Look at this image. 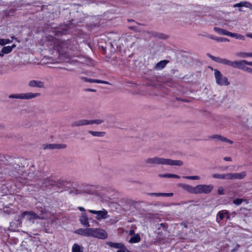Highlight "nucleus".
Listing matches in <instances>:
<instances>
[{
  "label": "nucleus",
  "instance_id": "2f4dec72",
  "mask_svg": "<svg viewBox=\"0 0 252 252\" xmlns=\"http://www.w3.org/2000/svg\"><path fill=\"white\" fill-rule=\"evenodd\" d=\"M11 39V40L9 39H0V45H4L11 43L12 42V39H14V37H12Z\"/></svg>",
  "mask_w": 252,
  "mask_h": 252
},
{
  "label": "nucleus",
  "instance_id": "a211bd4d",
  "mask_svg": "<svg viewBox=\"0 0 252 252\" xmlns=\"http://www.w3.org/2000/svg\"><path fill=\"white\" fill-rule=\"evenodd\" d=\"M79 220L80 223L84 226L87 227H89L90 226L88 218L86 213H82L81 216L80 217Z\"/></svg>",
  "mask_w": 252,
  "mask_h": 252
},
{
  "label": "nucleus",
  "instance_id": "5701e85b",
  "mask_svg": "<svg viewBox=\"0 0 252 252\" xmlns=\"http://www.w3.org/2000/svg\"><path fill=\"white\" fill-rule=\"evenodd\" d=\"M160 178H177L179 179L180 177L177 175L174 174H160L158 175Z\"/></svg>",
  "mask_w": 252,
  "mask_h": 252
},
{
  "label": "nucleus",
  "instance_id": "f03ea898",
  "mask_svg": "<svg viewBox=\"0 0 252 252\" xmlns=\"http://www.w3.org/2000/svg\"><path fill=\"white\" fill-rule=\"evenodd\" d=\"M50 215V213L44 211H41L39 214H37L33 211H25L22 214V216L25 218L27 221H29L32 223H34L35 221L37 220L47 219Z\"/></svg>",
  "mask_w": 252,
  "mask_h": 252
},
{
  "label": "nucleus",
  "instance_id": "de8ad7c7",
  "mask_svg": "<svg viewBox=\"0 0 252 252\" xmlns=\"http://www.w3.org/2000/svg\"><path fill=\"white\" fill-rule=\"evenodd\" d=\"M246 35L247 37L252 38V33H248Z\"/></svg>",
  "mask_w": 252,
  "mask_h": 252
},
{
  "label": "nucleus",
  "instance_id": "8fccbe9b",
  "mask_svg": "<svg viewBox=\"0 0 252 252\" xmlns=\"http://www.w3.org/2000/svg\"><path fill=\"white\" fill-rule=\"evenodd\" d=\"M160 225L162 227H163V228L165 227V224H164V223H160Z\"/></svg>",
  "mask_w": 252,
  "mask_h": 252
},
{
  "label": "nucleus",
  "instance_id": "6e6552de",
  "mask_svg": "<svg viewBox=\"0 0 252 252\" xmlns=\"http://www.w3.org/2000/svg\"><path fill=\"white\" fill-rule=\"evenodd\" d=\"M42 146L44 150L61 149L66 147V145L64 144H43Z\"/></svg>",
  "mask_w": 252,
  "mask_h": 252
},
{
  "label": "nucleus",
  "instance_id": "39448f33",
  "mask_svg": "<svg viewBox=\"0 0 252 252\" xmlns=\"http://www.w3.org/2000/svg\"><path fill=\"white\" fill-rule=\"evenodd\" d=\"M90 237L100 239H105L107 237V233L103 229L91 228Z\"/></svg>",
  "mask_w": 252,
  "mask_h": 252
},
{
  "label": "nucleus",
  "instance_id": "aec40b11",
  "mask_svg": "<svg viewBox=\"0 0 252 252\" xmlns=\"http://www.w3.org/2000/svg\"><path fill=\"white\" fill-rule=\"evenodd\" d=\"M107 245L111 247L120 250L121 249H125V246L121 243H113L111 242H107Z\"/></svg>",
  "mask_w": 252,
  "mask_h": 252
},
{
  "label": "nucleus",
  "instance_id": "37998d69",
  "mask_svg": "<svg viewBox=\"0 0 252 252\" xmlns=\"http://www.w3.org/2000/svg\"><path fill=\"white\" fill-rule=\"evenodd\" d=\"M126 249L125 247V249H121L120 250H118L117 252H126Z\"/></svg>",
  "mask_w": 252,
  "mask_h": 252
},
{
  "label": "nucleus",
  "instance_id": "72a5a7b5",
  "mask_svg": "<svg viewBox=\"0 0 252 252\" xmlns=\"http://www.w3.org/2000/svg\"><path fill=\"white\" fill-rule=\"evenodd\" d=\"M250 53L247 52H239L236 53V55L240 58H245L246 57H250Z\"/></svg>",
  "mask_w": 252,
  "mask_h": 252
},
{
  "label": "nucleus",
  "instance_id": "79ce46f5",
  "mask_svg": "<svg viewBox=\"0 0 252 252\" xmlns=\"http://www.w3.org/2000/svg\"><path fill=\"white\" fill-rule=\"evenodd\" d=\"M223 160H224L225 161H232V158L230 157H224L223 158Z\"/></svg>",
  "mask_w": 252,
  "mask_h": 252
},
{
  "label": "nucleus",
  "instance_id": "393cba45",
  "mask_svg": "<svg viewBox=\"0 0 252 252\" xmlns=\"http://www.w3.org/2000/svg\"><path fill=\"white\" fill-rule=\"evenodd\" d=\"M150 195L156 196H166L170 197L173 195V193H150Z\"/></svg>",
  "mask_w": 252,
  "mask_h": 252
},
{
  "label": "nucleus",
  "instance_id": "412c9836",
  "mask_svg": "<svg viewBox=\"0 0 252 252\" xmlns=\"http://www.w3.org/2000/svg\"><path fill=\"white\" fill-rule=\"evenodd\" d=\"M214 30L216 32H217L218 34H220V35H224L229 36V34L230 32L225 30L220 29L218 27H214Z\"/></svg>",
  "mask_w": 252,
  "mask_h": 252
},
{
  "label": "nucleus",
  "instance_id": "4be33fe9",
  "mask_svg": "<svg viewBox=\"0 0 252 252\" xmlns=\"http://www.w3.org/2000/svg\"><path fill=\"white\" fill-rule=\"evenodd\" d=\"M212 176L215 179L228 180V173L225 174L215 173L213 174Z\"/></svg>",
  "mask_w": 252,
  "mask_h": 252
},
{
  "label": "nucleus",
  "instance_id": "9d476101",
  "mask_svg": "<svg viewBox=\"0 0 252 252\" xmlns=\"http://www.w3.org/2000/svg\"><path fill=\"white\" fill-rule=\"evenodd\" d=\"M246 176V172L243 171L240 173H228V180H241Z\"/></svg>",
  "mask_w": 252,
  "mask_h": 252
},
{
  "label": "nucleus",
  "instance_id": "09e8293b",
  "mask_svg": "<svg viewBox=\"0 0 252 252\" xmlns=\"http://www.w3.org/2000/svg\"><path fill=\"white\" fill-rule=\"evenodd\" d=\"M225 217L228 220L230 219V216L229 215L228 213H227V215H226V217Z\"/></svg>",
  "mask_w": 252,
  "mask_h": 252
},
{
  "label": "nucleus",
  "instance_id": "1a4fd4ad",
  "mask_svg": "<svg viewBox=\"0 0 252 252\" xmlns=\"http://www.w3.org/2000/svg\"><path fill=\"white\" fill-rule=\"evenodd\" d=\"M230 66L244 70L246 66V60L231 61Z\"/></svg>",
  "mask_w": 252,
  "mask_h": 252
},
{
  "label": "nucleus",
  "instance_id": "b1692460",
  "mask_svg": "<svg viewBox=\"0 0 252 252\" xmlns=\"http://www.w3.org/2000/svg\"><path fill=\"white\" fill-rule=\"evenodd\" d=\"M88 133L91 134L92 136L95 137H103L105 135V132L104 131H95L89 130Z\"/></svg>",
  "mask_w": 252,
  "mask_h": 252
},
{
  "label": "nucleus",
  "instance_id": "9b49d317",
  "mask_svg": "<svg viewBox=\"0 0 252 252\" xmlns=\"http://www.w3.org/2000/svg\"><path fill=\"white\" fill-rule=\"evenodd\" d=\"M178 186L184 190L192 194H196V186L193 187L191 185L180 183Z\"/></svg>",
  "mask_w": 252,
  "mask_h": 252
},
{
  "label": "nucleus",
  "instance_id": "6ab92c4d",
  "mask_svg": "<svg viewBox=\"0 0 252 252\" xmlns=\"http://www.w3.org/2000/svg\"><path fill=\"white\" fill-rule=\"evenodd\" d=\"M233 6L234 7H245L252 10V5L247 1H241L239 3L235 4Z\"/></svg>",
  "mask_w": 252,
  "mask_h": 252
},
{
  "label": "nucleus",
  "instance_id": "f704fd0d",
  "mask_svg": "<svg viewBox=\"0 0 252 252\" xmlns=\"http://www.w3.org/2000/svg\"><path fill=\"white\" fill-rule=\"evenodd\" d=\"M90 125H100L104 122L102 119L90 120Z\"/></svg>",
  "mask_w": 252,
  "mask_h": 252
},
{
  "label": "nucleus",
  "instance_id": "c756f323",
  "mask_svg": "<svg viewBox=\"0 0 252 252\" xmlns=\"http://www.w3.org/2000/svg\"><path fill=\"white\" fill-rule=\"evenodd\" d=\"M232 37H234L236 39H239L242 40H245V37L243 35L238 34V33H234L232 32H230L229 36Z\"/></svg>",
  "mask_w": 252,
  "mask_h": 252
},
{
  "label": "nucleus",
  "instance_id": "603ef678",
  "mask_svg": "<svg viewBox=\"0 0 252 252\" xmlns=\"http://www.w3.org/2000/svg\"><path fill=\"white\" fill-rule=\"evenodd\" d=\"M250 57H252V52L250 53Z\"/></svg>",
  "mask_w": 252,
  "mask_h": 252
},
{
  "label": "nucleus",
  "instance_id": "dca6fc26",
  "mask_svg": "<svg viewBox=\"0 0 252 252\" xmlns=\"http://www.w3.org/2000/svg\"><path fill=\"white\" fill-rule=\"evenodd\" d=\"M90 120L87 119H81L75 122H74L72 124V126H80L87 125H90Z\"/></svg>",
  "mask_w": 252,
  "mask_h": 252
},
{
  "label": "nucleus",
  "instance_id": "ddd939ff",
  "mask_svg": "<svg viewBox=\"0 0 252 252\" xmlns=\"http://www.w3.org/2000/svg\"><path fill=\"white\" fill-rule=\"evenodd\" d=\"M208 56L212 60H213L214 61H215L217 63L230 66V62H231V61H230V60H228L226 59L220 58V57H214V56H213L209 54L208 55Z\"/></svg>",
  "mask_w": 252,
  "mask_h": 252
},
{
  "label": "nucleus",
  "instance_id": "f257e3e1",
  "mask_svg": "<svg viewBox=\"0 0 252 252\" xmlns=\"http://www.w3.org/2000/svg\"><path fill=\"white\" fill-rule=\"evenodd\" d=\"M145 162L147 165H165L182 166L183 164V162L180 160H173L158 157L148 158L145 159Z\"/></svg>",
  "mask_w": 252,
  "mask_h": 252
},
{
  "label": "nucleus",
  "instance_id": "e433bc0d",
  "mask_svg": "<svg viewBox=\"0 0 252 252\" xmlns=\"http://www.w3.org/2000/svg\"><path fill=\"white\" fill-rule=\"evenodd\" d=\"M183 178L187 179L195 180H198L200 179V177L199 176H184Z\"/></svg>",
  "mask_w": 252,
  "mask_h": 252
},
{
  "label": "nucleus",
  "instance_id": "7c9ffc66",
  "mask_svg": "<svg viewBox=\"0 0 252 252\" xmlns=\"http://www.w3.org/2000/svg\"><path fill=\"white\" fill-rule=\"evenodd\" d=\"M228 213V211L225 210L220 211L218 212L217 216L219 217L221 220H222L224 217H226V215Z\"/></svg>",
  "mask_w": 252,
  "mask_h": 252
},
{
  "label": "nucleus",
  "instance_id": "f8f14e48",
  "mask_svg": "<svg viewBox=\"0 0 252 252\" xmlns=\"http://www.w3.org/2000/svg\"><path fill=\"white\" fill-rule=\"evenodd\" d=\"M28 86L31 88H44V83L40 80H32L28 82Z\"/></svg>",
  "mask_w": 252,
  "mask_h": 252
},
{
  "label": "nucleus",
  "instance_id": "864d4df0",
  "mask_svg": "<svg viewBox=\"0 0 252 252\" xmlns=\"http://www.w3.org/2000/svg\"><path fill=\"white\" fill-rule=\"evenodd\" d=\"M88 193L93 194V192H89Z\"/></svg>",
  "mask_w": 252,
  "mask_h": 252
},
{
  "label": "nucleus",
  "instance_id": "a19ab883",
  "mask_svg": "<svg viewBox=\"0 0 252 252\" xmlns=\"http://www.w3.org/2000/svg\"><path fill=\"white\" fill-rule=\"evenodd\" d=\"M240 245H239V244H237V245L235 246V247L234 248V249H232V250H231V252H236V251H237V250L240 248Z\"/></svg>",
  "mask_w": 252,
  "mask_h": 252
},
{
  "label": "nucleus",
  "instance_id": "20e7f679",
  "mask_svg": "<svg viewBox=\"0 0 252 252\" xmlns=\"http://www.w3.org/2000/svg\"><path fill=\"white\" fill-rule=\"evenodd\" d=\"M40 94L38 93H26L17 94H10L8 96L9 98H15L20 99H31L40 96Z\"/></svg>",
  "mask_w": 252,
  "mask_h": 252
},
{
  "label": "nucleus",
  "instance_id": "bb28decb",
  "mask_svg": "<svg viewBox=\"0 0 252 252\" xmlns=\"http://www.w3.org/2000/svg\"><path fill=\"white\" fill-rule=\"evenodd\" d=\"M167 63V61L166 60H163L158 63L155 66V68L156 69H161L164 68L166 64Z\"/></svg>",
  "mask_w": 252,
  "mask_h": 252
},
{
  "label": "nucleus",
  "instance_id": "a18cd8bd",
  "mask_svg": "<svg viewBox=\"0 0 252 252\" xmlns=\"http://www.w3.org/2000/svg\"><path fill=\"white\" fill-rule=\"evenodd\" d=\"M250 65L252 66V62H248L246 61V65Z\"/></svg>",
  "mask_w": 252,
  "mask_h": 252
},
{
  "label": "nucleus",
  "instance_id": "f3484780",
  "mask_svg": "<svg viewBox=\"0 0 252 252\" xmlns=\"http://www.w3.org/2000/svg\"><path fill=\"white\" fill-rule=\"evenodd\" d=\"M15 47V44H13L12 46L3 47L0 51V57H3L4 54L10 53Z\"/></svg>",
  "mask_w": 252,
  "mask_h": 252
},
{
  "label": "nucleus",
  "instance_id": "ea45409f",
  "mask_svg": "<svg viewBox=\"0 0 252 252\" xmlns=\"http://www.w3.org/2000/svg\"><path fill=\"white\" fill-rule=\"evenodd\" d=\"M243 71L252 74V68L247 67L246 65Z\"/></svg>",
  "mask_w": 252,
  "mask_h": 252
},
{
  "label": "nucleus",
  "instance_id": "423d86ee",
  "mask_svg": "<svg viewBox=\"0 0 252 252\" xmlns=\"http://www.w3.org/2000/svg\"><path fill=\"white\" fill-rule=\"evenodd\" d=\"M213 185L200 184L196 186V194H209L213 189Z\"/></svg>",
  "mask_w": 252,
  "mask_h": 252
},
{
  "label": "nucleus",
  "instance_id": "58836bf2",
  "mask_svg": "<svg viewBox=\"0 0 252 252\" xmlns=\"http://www.w3.org/2000/svg\"><path fill=\"white\" fill-rule=\"evenodd\" d=\"M218 192L219 194L220 195L224 194V189L223 188L221 187H219L218 189Z\"/></svg>",
  "mask_w": 252,
  "mask_h": 252
},
{
  "label": "nucleus",
  "instance_id": "cd10ccee",
  "mask_svg": "<svg viewBox=\"0 0 252 252\" xmlns=\"http://www.w3.org/2000/svg\"><path fill=\"white\" fill-rule=\"evenodd\" d=\"M208 37L210 39L215 40L218 42H227L229 41V39L225 37H214L212 35H208Z\"/></svg>",
  "mask_w": 252,
  "mask_h": 252
},
{
  "label": "nucleus",
  "instance_id": "a878e982",
  "mask_svg": "<svg viewBox=\"0 0 252 252\" xmlns=\"http://www.w3.org/2000/svg\"><path fill=\"white\" fill-rule=\"evenodd\" d=\"M83 247L77 244H74L72 248V252H83Z\"/></svg>",
  "mask_w": 252,
  "mask_h": 252
},
{
  "label": "nucleus",
  "instance_id": "2eb2a0df",
  "mask_svg": "<svg viewBox=\"0 0 252 252\" xmlns=\"http://www.w3.org/2000/svg\"><path fill=\"white\" fill-rule=\"evenodd\" d=\"M210 138L211 139H216L219 141L226 142L229 144H232L233 143L232 141L219 134H215L212 135L210 136Z\"/></svg>",
  "mask_w": 252,
  "mask_h": 252
},
{
  "label": "nucleus",
  "instance_id": "49530a36",
  "mask_svg": "<svg viewBox=\"0 0 252 252\" xmlns=\"http://www.w3.org/2000/svg\"><path fill=\"white\" fill-rule=\"evenodd\" d=\"M78 208H79V210L81 211H85V208L82 207H78Z\"/></svg>",
  "mask_w": 252,
  "mask_h": 252
},
{
  "label": "nucleus",
  "instance_id": "473e14b6",
  "mask_svg": "<svg viewBox=\"0 0 252 252\" xmlns=\"http://www.w3.org/2000/svg\"><path fill=\"white\" fill-rule=\"evenodd\" d=\"M87 81L93 83H102L104 84H110V83L106 81H103L98 79H93V80H86Z\"/></svg>",
  "mask_w": 252,
  "mask_h": 252
},
{
  "label": "nucleus",
  "instance_id": "c85d7f7f",
  "mask_svg": "<svg viewBox=\"0 0 252 252\" xmlns=\"http://www.w3.org/2000/svg\"><path fill=\"white\" fill-rule=\"evenodd\" d=\"M140 240L141 238L140 235L138 234H136L130 239L129 242L131 244L138 243L140 242Z\"/></svg>",
  "mask_w": 252,
  "mask_h": 252
},
{
  "label": "nucleus",
  "instance_id": "3c124183",
  "mask_svg": "<svg viewBox=\"0 0 252 252\" xmlns=\"http://www.w3.org/2000/svg\"><path fill=\"white\" fill-rule=\"evenodd\" d=\"M133 233H134L133 231H131L130 232V234H133Z\"/></svg>",
  "mask_w": 252,
  "mask_h": 252
},
{
  "label": "nucleus",
  "instance_id": "4c0bfd02",
  "mask_svg": "<svg viewBox=\"0 0 252 252\" xmlns=\"http://www.w3.org/2000/svg\"><path fill=\"white\" fill-rule=\"evenodd\" d=\"M44 181H45V183H44V184H45V186H48L49 185H53L54 182L53 181H50V180H49L48 179H46Z\"/></svg>",
  "mask_w": 252,
  "mask_h": 252
},
{
  "label": "nucleus",
  "instance_id": "0eeeda50",
  "mask_svg": "<svg viewBox=\"0 0 252 252\" xmlns=\"http://www.w3.org/2000/svg\"><path fill=\"white\" fill-rule=\"evenodd\" d=\"M88 211L91 213L96 215L95 218L98 220L106 219L108 218L107 212L104 209L100 211L89 210Z\"/></svg>",
  "mask_w": 252,
  "mask_h": 252
},
{
  "label": "nucleus",
  "instance_id": "c9c22d12",
  "mask_svg": "<svg viewBox=\"0 0 252 252\" xmlns=\"http://www.w3.org/2000/svg\"><path fill=\"white\" fill-rule=\"evenodd\" d=\"M245 200L242 198H237L233 200V203L238 206L240 205L243 202L245 201Z\"/></svg>",
  "mask_w": 252,
  "mask_h": 252
},
{
  "label": "nucleus",
  "instance_id": "c03bdc74",
  "mask_svg": "<svg viewBox=\"0 0 252 252\" xmlns=\"http://www.w3.org/2000/svg\"><path fill=\"white\" fill-rule=\"evenodd\" d=\"M250 65L252 66V62H248L246 61V65Z\"/></svg>",
  "mask_w": 252,
  "mask_h": 252
},
{
  "label": "nucleus",
  "instance_id": "4468645a",
  "mask_svg": "<svg viewBox=\"0 0 252 252\" xmlns=\"http://www.w3.org/2000/svg\"><path fill=\"white\" fill-rule=\"evenodd\" d=\"M91 228H79L75 231V233L85 237H90Z\"/></svg>",
  "mask_w": 252,
  "mask_h": 252
},
{
  "label": "nucleus",
  "instance_id": "7ed1b4c3",
  "mask_svg": "<svg viewBox=\"0 0 252 252\" xmlns=\"http://www.w3.org/2000/svg\"><path fill=\"white\" fill-rule=\"evenodd\" d=\"M214 76L216 84L220 86H227L230 84L227 77L223 75L219 70L215 69Z\"/></svg>",
  "mask_w": 252,
  "mask_h": 252
}]
</instances>
